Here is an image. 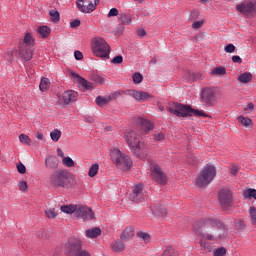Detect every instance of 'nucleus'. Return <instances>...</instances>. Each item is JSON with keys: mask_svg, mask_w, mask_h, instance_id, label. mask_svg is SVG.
Instances as JSON below:
<instances>
[{"mask_svg": "<svg viewBox=\"0 0 256 256\" xmlns=\"http://www.w3.org/2000/svg\"><path fill=\"white\" fill-rule=\"evenodd\" d=\"M170 114L176 117L185 118L193 115V109L190 106L175 103L172 107L168 108Z\"/></svg>", "mask_w": 256, "mask_h": 256, "instance_id": "nucleus-8", "label": "nucleus"}, {"mask_svg": "<svg viewBox=\"0 0 256 256\" xmlns=\"http://www.w3.org/2000/svg\"><path fill=\"white\" fill-rule=\"evenodd\" d=\"M61 163H63V165L68 168H72L75 166L74 160L70 157H63V159L61 160Z\"/></svg>", "mask_w": 256, "mask_h": 256, "instance_id": "nucleus-35", "label": "nucleus"}, {"mask_svg": "<svg viewBox=\"0 0 256 256\" xmlns=\"http://www.w3.org/2000/svg\"><path fill=\"white\" fill-rule=\"evenodd\" d=\"M135 123L140 126L141 130L145 132V134L154 129V125L149 120H145L141 117H137Z\"/></svg>", "mask_w": 256, "mask_h": 256, "instance_id": "nucleus-16", "label": "nucleus"}, {"mask_svg": "<svg viewBox=\"0 0 256 256\" xmlns=\"http://www.w3.org/2000/svg\"><path fill=\"white\" fill-rule=\"evenodd\" d=\"M107 16H108V18H112V17H116V16L119 17L118 9L117 8L110 9V11L108 12Z\"/></svg>", "mask_w": 256, "mask_h": 256, "instance_id": "nucleus-48", "label": "nucleus"}, {"mask_svg": "<svg viewBox=\"0 0 256 256\" xmlns=\"http://www.w3.org/2000/svg\"><path fill=\"white\" fill-rule=\"evenodd\" d=\"M130 200L134 203H141L144 201L143 185L138 184L134 187V190L130 194Z\"/></svg>", "mask_w": 256, "mask_h": 256, "instance_id": "nucleus-13", "label": "nucleus"}, {"mask_svg": "<svg viewBox=\"0 0 256 256\" xmlns=\"http://www.w3.org/2000/svg\"><path fill=\"white\" fill-rule=\"evenodd\" d=\"M129 95L138 102H146L152 98V96L148 92L143 91L130 90Z\"/></svg>", "mask_w": 256, "mask_h": 256, "instance_id": "nucleus-15", "label": "nucleus"}, {"mask_svg": "<svg viewBox=\"0 0 256 256\" xmlns=\"http://www.w3.org/2000/svg\"><path fill=\"white\" fill-rule=\"evenodd\" d=\"M19 53L22 59L25 61H30L32 59V49L31 46H26L25 44H19Z\"/></svg>", "mask_w": 256, "mask_h": 256, "instance_id": "nucleus-18", "label": "nucleus"}, {"mask_svg": "<svg viewBox=\"0 0 256 256\" xmlns=\"http://www.w3.org/2000/svg\"><path fill=\"white\" fill-rule=\"evenodd\" d=\"M110 159L116 167H118L121 171H129V169L133 166V160L131 158L121 152V150L117 148H112L110 150Z\"/></svg>", "mask_w": 256, "mask_h": 256, "instance_id": "nucleus-1", "label": "nucleus"}, {"mask_svg": "<svg viewBox=\"0 0 256 256\" xmlns=\"http://www.w3.org/2000/svg\"><path fill=\"white\" fill-rule=\"evenodd\" d=\"M45 165L47 169L54 170L58 168L59 160L56 156H47Z\"/></svg>", "mask_w": 256, "mask_h": 256, "instance_id": "nucleus-21", "label": "nucleus"}, {"mask_svg": "<svg viewBox=\"0 0 256 256\" xmlns=\"http://www.w3.org/2000/svg\"><path fill=\"white\" fill-rule=\"evenodd\" d=\"M123 63V57L118 55L112 59V64L114 65H121Z\"/></svg>", "mask_w": 256, "mask_h": 256, "instance_id": "nucleus-49", "label": "nucleus"}, {"mask_svg": "<svg viewBox=\"0 0 256 256\" xmlns=\"http://www.w3.org/2000/svg\"><path fill=\"white\" fill-rule=\"evenodd\" d=\"M134 237V229L132 227H127L123 234H121V240L128 241Z\"/></svg>", "mask_w": 256, "mask_h": 256, "instance_id": "nucleus-25", "label": "nucleus"}, {"mask_svg": "<svg viewBox=\"0 0 256 256\" xmlns=\"http://www.w3.org/2000/svg\"><path fill=\"white\" fill-rule=\"evenodd\" d=\"M91 49L93 55L98 58H109V53L111 52L109 45L105 41V39L98 38L93 39L91 44Z\"/></svg>", "mask_w": 256, "mask_h": 256, "instance_id": "nucleus-5", "label": "nucleus"}, {"mask_svg": "<svg viewBox=\"0 0 256 256\" xmlns=\"http://www.w3.org/2000/svg\"><path fill=\"white\" fill-rule=\"evenodd\" d=\"M19 45H25V47H32L34 45V37L30 33H26L24 41L20 42Z\"/></svg>", "mask_w": 256, "mask_h": 256, "instance_id": "nucleus-28", "label": "nucleus"}, {"mask_svg": "<svg viewBox=\"0 0 256 256\" xmlns=\"http://www.w3.org/2000/svg\"><path fill=\"white\" fill-rule=\"evenodd\" d=\"M49 15L54 23H57L60 19V14L58 11H54V10L49 11Z\"/></svg>", "mask_w": 256, "mask_h": 256, "instance_id": "nucleus-40", "label": "nucleus"}, {"mask_svg": "<svg viewBox=\"0 0 256 256\" xmlns=\"http://www.w3.org/2000/svg\"><path fill=\"white\" fill-rule=\"evenodd\" d=\"M19 141L22 145H27V146L31 145V138L26 134H20Z\"/></svg>", "mask_w": 256, "mask_h": 256, "instance_id": "nucleus-36", "label": "nucleus"}, {"mask_svg": "<svg viewBox=\"0 0 256 256\" xmlns=\"http://www.w3.org/2000/svg\"><path fill=\"white\" fill-rule=\"evenodd\" d=\"M109 101H111V97H101V96H98L96 97V104L99 106V107H103L105 105H107L109 103Z\"/></svg>", "mask_w": 256, "mask_h": 256, "instance_id": "nucleus-31", "label": "nucleus"}, {"mask_svg": "<svg viewBox=\"0 0 256 256\" xmlns=\"http://www.w3.org/2000/svg\"><path fill=\"white\" fill-rule=\"evenodd\" d=\"M85 234L88 239H95L101 235V229L99 227H94L86 230Z\"/></svg>", "mask_w": 256, "mask_h": 256, "instance_id": "nucleus-23", "label": "nucleus"}, {"mask_svg": "<svg viewBox=\"0 0 256 256\" xmlns=\"http://www.w3.org/2000/svg\"><path fill=\"white\" fill-rule=\"evenodd\" d=\"M203 21H195L194 24H192L193 29H200L203 26Z\"/></svg>", "mask_w": 256, "mask_h": 256, "instance_id": "nucleus-57", "label": "nucleus"}, {"mask_svg": "<svg viewBox=\"0 0 256 256\" xmlns=\"http://www.w3.org/2000/svg\"><path fill=\"white\" fill-rule=\"evenodd\" d=\"M18 187H19V190L22 193H26L27 192L28 186H27V182L26 181H20L19 184H18Z\"/></svg>", "mask_w": 256, "mask_h": 256, "instance_id": "nucleus-43", "label": "nucleus"}, {"mask_svg": "<svg viewBox=\"0 0 256 256\" xmlns=\"http://www.w3.org/2000/svg\"><path fill=\"white\" fill-rule=\"evenodd\" d=\"M77 218H81L83 221H91L95 219V214L92 209L87 206L80 205L75 213Z\"/></svg>", "mask_w": 256, "mask_h": 256, "instance_id": "nucleus-12", "label": "nucleus"}, {"mask_svg": "<svg viewBox=\"0 0 256 256\" xmlns=\"http://www.w3.org/2000/svg\"><path fill=\"white\" fill-rule=\"evenodd\" d=\"M153 140L156 142L163 141V140H165V134H163V133L153 134Z\"/></svg>", "mask_w": 256, "mask_h": 256, "instance_id": "nucleus-45", "label": "nucleus"}, {"mask_svg": "<svg viewBox=\"0 0 256 256\" xmlns=\"http://www.w3.org/2000/svg\"><path fill=\"white\" fill-rule=\"evenodd\" d=\"M119 21L123 25H130L131 24V17L126 13H120L118 16Z\"/></svg>", "mask_w": 256, "mask_h": 256, "instance_id": "nucleus-30", "label": "nucleus"}, {"mask_svg": "<svg viewBox=\"0 0 256 256\" xmlns=\"http://www.w3.org/2000/svg\"><path fill=\"white\" fill-rule=\"evenodd\" d=\"M45 214L50 220L56 219V217H58V213L55 208L46 209Z\"/></svg>", "mask_w": 256, "mask_h": 256, "instance_id": "nucleus-34", "label": "nucleus"}, {"mask_svg": "<svg viewBox=\"0 0 256 256\" xmlns=\"http://www.w3.org/2000/svg\"><path fill=\"white\" fill-rule=\"evenodd\" d=\"M64 253L66 256L75 255L83 251V241L79 237H71L63 244Z\"/></svg>", "mask_w": 256, "mask_h": 256, "instance_id": "nucleus-6", "label": "nucleus"}, {"mask_svg": "<svg viewBox=\"0 0 256 256\" xmlns=\"http://www.w3.org/2000/svg\"><path fill=\"white\" fill-rule=\"evenodd\" d=\"M78 92L73 90H66L63 92V95L58 97V105H61L63 107H67L68 105L74 103L75 101H78Z\"/></svg>", "mask_w": 256, "mask_h": 256, "instance_id": "nucleus-9", "label": "nucleus"}, {"mask_svg": "<svg viewBox=\"0 0 256 256\" xmlns=\"http://www.w3.org/2000/svg\"><path fill=\"white\" fill-rule=\"evenodd\" d=\"M71 256H91V254L89 253V251L84 249L83 251H80V252H78L76 254H73Z\"/></svg>", "mask_w": 256, "mask_h": 256, "instance_id": "nucleus-53", "label": "nucleus"}, {"mask_svg": "<svg viewBox=\"0 0 256 256\" xmlns=\"http://www.w3.org/2000/svg\"><path fill=\"white\" fill-rule=\"evenodd\" d=\"M227 73V70L225 67L223 66H218V67H215L211 70V74L213 76H217V77H221V76H225Z\"/></svg>", "mask_w": 256, "mask_h": 256, "instance_id": "nucleus-27", "label": "nucleus"}, {"mask_svg": "<svg viewBox=\"0 0 256 256\" xmlns=\"http://www.w3.org/2000/svg\"><path fill=\"white\" fill-rule=\"evenodd\" d=\"M215 177L216 168L212 165H206V167L202 169L200 176L196 178V186L205 188L211 184Z\"/></svg>", "mask_w": 256, "mask_h": 256, "instance_id": "nucleus-2", "label": "nucleus"}, {"mask_svg": "<svg viewBox=\"0 0 256 256\" xmlns=\"http://www.w3.org/2000/svg\"><path fill=\"white\" fill-rule=\"evenodd\" d=\"M232 60H233V63L242 64V58L239 56H233Z\"/></svg>", "mask_w": 256, "mask_h": 256, "instance_id": "nucleus-59", "label": "nucleus"}, {"mask_svg": "<svg viewBox=\"0 0 256 256\" xmlns=\"http://www.w3.org/2000/svg\"><path fill=\"white\" fill-rule=\"evenodd\" d=\"M50 82L47 78H43L41 80V83L39 84V90H41L42 92L47 91V89L49 88Z\"/></svg>", "mask_w": 256, "mask_h": 256, "instance_id": "nucleus-38", "label": "nucleus"}, {"mask_svg": "<svg viewBox=\"0 0 256 256\" xmlns=\"http://www.w3.org/2000/svg\"><path fill=\"white\" fill-rule=\"evenodd\" d=\"M79 206L80 205H77V204L63 205L60 207V211L68 215H72L73 213L76 214Z\"/></svg>", "mask_w": 256, "mask_h": 256, "instance_id": "nucleus-22", "label": "nucleus"}, {"mask_svg": "<svg viewBox=\"0 0 256 256\" xmlns=\"http://www.w3.org/2000/svg\"><path fill=\"white\" fill-rule=\"evenodd\" d=\"M138 37H144L146 35V31L144 29L137 30Z\"/></svg>", "mask_w": 256, "mask_h": 256, "instance_id": "nucleus-62", "label": "nucleus"}, {"mask_svg": "<svg viewBox=\"0 0 256 256\" xmlns=\"http://www.w3.org/2000/svg\"><path fill=\"white\" fill-rule=\"evenodd\" d=\"M62 132L60 129H54L52 132H50V138L54 142H58L59 139H61Z\"/></svg>", "mask_w": 256, "mask_h": 256, "instance_id": "nucleus-33", "label": "nucleus"}, {"mask_svg": "<svg viewBox=\"0 0 256 256\" xmlns=\"http://www.w3.org/2000/svg\"><path fill=\"white\" fill-rule=\"evenodd\" d=\"M99 172V164H93L88 171V177H96L97 173Z\"/></svg>", "mask_w": 256, "mask_h": 256, "instance_id": "nucleus-37", "label": "nucleus"}, {"mask_svg": "<svg viewBox=\"0 0 256 256\" xmlns=\"http://www.w3.org/2000/svg\"><path fill=\"white\" fill-rule=\"evenodd\" d=\"M227 250L223 247H220L214 250V256H226Z\"/></svg>", "mask_w": 256, "mask_h": 256, "instance_id": "nucleus-42", "label": "nucleus"}, {"mask_svg": "<svg viewBox=\"0 0 256 256\" xmlns=\"http://www.w3.org/2000/svg\"><path fill=\"white\" fill-rule=\"evenodd\" d=\"M36 138H37L39 141H43V133L37 132Z\"/></svg>", "mask_w": 256, "mask_h": 256, "instance_id": "nucleus-64", "label": "nucleus"}, {"mask_svg": "<svg viewBox=\"0 0 256 256\" xmlns=\"http://www.w3.org/2000/svg\"><path fill=\"white\" fill-rule=\"evenodd\" d=\"M152 212L158 217H165L167 215V209L161 205L153 206Z\"/></svg>", "mask_w": 256, "mask_h": 256, "instance_id": "nucleus-24", "label": "nucleus"}, {"mask_svg": "<svg viewBox=\"0 0 256 256\" xmlns=\"http://www.w3.org/2000/svg\"><path fill=\"white\" fill-rule=\"evenodd\" d=\"M132 80L134 81L135 84H139L143 82V75L136 72L134 75H132Z\"/></svg>", "mask_w": 256, "mask_h": 256, "instance_id": "nucleus-41", "label": "nucleus"}, {"mask_svg": "<svg viewBox=\"0 0 256 256\" xmlns=\"http://www.w3.org/2000/svg\"><path fill=\"white\" fill-rule=\"evenodd\" d=\"M37 33L41 35L42 38H47L51 34V29L48 26H39Z\"/></svg>", "mask_w": 256, "mask_h": 256, "instance_id": "nucleus-29", "label": "nucleus"}, {"mask_svg": "<svg viewBox=\"0 0 256 256\" xmlns=\"http://www.w3.org/2000/svg\"><path fill=\"white\" fill-rule=\"evenodd\" d=\"M56 153L58 154V156H59L61 159L66 158V157L64 156V153H63V151L61 150V148H58V150H56Z\"/></svg>", "mask_w": 256, "mask_h": 256, "instance_id": "nucleus-63", "label": "nucleus"}, {"mask_svg": "<svg viewBox=\"0 0 256 256\" xmlns=\"http://www.w3.org/2000/svg\"><path fill=\"white\" fill-rule=\"evenodd\" d=\"M78 10L83 13H90L95 11L97 3L91 1H78L76 2Z\"/></svg>", "mask_w": 256, "mask_h": 256, "instance_id": "nucleus-14", "label": "nucleus"}, {"mask_svg": "<svg viewBox=\"0 0 256 256\" xmlns=\"http://www.w3.org/2000/svg\"><path fill=\"white\" fill-rule=\"evenodd\" d=\"M137 237L145 241V243H149L151 239L150 234L146 232H138Z\"/></svg>", "mask_w": 256, "mask_h": 256, "instance_id": "nucleus-39", "label": "nucleus"}, {"mask_svg": "<svg viewBox=\"0 0 256 256\" xmlns=\"http://www.w3.org/2000/svg\"><path fill=\"white\" fill-rule=\"evenodd\" d=\"M151 177L154 181H156L159 185H166L167 184V176L161 170L159 165H152L151 167Z\"/></svg>", "mask_w": 256, "mask_h": 256, "instance_id": "nucleus-11", "label": "nucleus"}, {"mask_svg": "<svg viewBox=\"0 0 256 256\" xmlns=\"http://www.w3.org/2000/svg\"><path fill=\"white\" fill-rule=\"evenodd\" d=\"M219 97L218 89L215 87H206L201 91V102L207 106H212Z\"/></svg>", "mask_w": 256, "mask_h": 256, "instance_id": "nucleus-7", "label": "nucleus"}, {"mask_svg": "<svg viewBox=\"0 0 256 256\" xmlns=\"http://www.w3.org/2000/svg\"><path fill=\"white\" fill-rule=\"evenodd\" d=\"M125 249V244L122 242V240H115L112 244V250L115 253H120Z\"/></svg>", "mask_w": 256, "mask_h": 256, "instance_id": "nucleus-26", "label": "nucleus"}, {"mask_svg": "<svg viewBox=\"0 0 256 256\" xmlns=\"http://www.w3.org/2000/svg\"><path fill=\"white\" fill-rule=\"evenodd\" d=\"M245 195H246V197L256 199V190L255 189H249L245 192Z\"/></svg>", "mask_w": 256, "mask_h": 256, "instance_id": "nucleus-50", "label": "nucleus"}, {"mask_svg": "<svg viewBox=\"0 0 256 256\" xmlns=\"http://www.w3.org/2000/svg\"><path fill=\"white\" fill-rule=\"evenodd\" d=\"M196 233L202 236V238L200 240L201 248L203 250L207 251V252H211L212 251V247H211L210 243L206 241V239L212 241L213 240V236L210 235V234L202 235L201 232H199L198 230H196Z\"/></svg>", "mask_w": 256, "mask_h": 256, "instance_id": "nucleus-17", "label": "nucleus"}, {"mask_svg": "<svg viewBox=\"0 0 256 256\" xmlns=\"http://www.w3.org/2000/svg\"><path fill=\"white\" fill-rule=\"evenodd\" d=\"M250 216H251L252 224L256 225V209H255V207H250Z\"/></svg>", "mask_w": 256, "mask_h": 256, "instance_id": "nucleus-47", "label": "nucleus"}, {"mask_svg": "<svg viewBox=\"0 0 256 256\" xmlns=\"http://www.w3.org/2000/svg\"><path fill=\"white\" fill-rule=\"evenodd\" d=\"M239 171V167L238 166H232V168H230V174H232L233 177L237 176V173Z\"/></svg>", "mask_w": 256, "mask_h": 256, "instance_id": "nucleus-56", "label": "nucleus"}, {"mask_svg": "<svg viewBox=\"0 0 256 256\" xmlns=\"http://www.w3.org/2000/svg\"><path fill=\"white\" fill-rule=\"evenodd\" d=\"M17 172H19L20 174H25L26 173V167L24 164H17Z\"/></svg>", "mask_w": 256, "mask_h": 256, "instance_id": "nucleus-51", "label": "nucleus"}, {"mask_svg": "<svg viewBox=\"0 0 256 256\" xmlns=\"http://www.w3.org/2000/svg\"><path fill=\"white\" fill-rule=\"evenodd\" d=\"M124 140L126 144H128L132 153L136 155V157L141 156L143 142L140 141V138L137 133L134 131H126L124 134Z\"/></svg>", "mask_w": 256, "mask_h": 256, "instance_id": "nucleus-3", "label": "nucleus"}, {"mask_svg": "<svg viewBox=\"0 0 256 256\" xmlns=\"http://www.w3.org/2000/svg\"><path fill=\"white\" fill-rule=\"evenodd\" d=\"M224 51L227 53H233L235 51V46L233 44H228L224 47Z\"/></svg>", "mask_w": 256, "mask_h": 256, "instance_id": "nucleus-52", "label": "nucleus"}, {"mask_svg": "<svg viewBox=\"0 0 256 256\" xmlns=\"http://www.w3.org/2000/svg\"><path fill=\"white\" fill-rule=\"evenodd\" d=\"M239 120L244 127H249L251 124V120L249 118H244L243 116H240Z\"/></svg>", "mask_w": 256, "mask_h": 256, "instance_id": "nucleus-46", "label": "nucleus"}, {"mask_svg": "<svg viewBox=\"0 0 256 256\" xmlns=\"http://www.w3.org/2000/svg\"><path fill=\"white\" fill-rule=\"evenodd\" d=\"M74 56H75V59L78 60V61L83 60V58H84L83 53L80 52V51H75Z\"/></svg>", "mask_w": 256, "mask_h": 256, "instance_id": "nucleus-58", "label": "nucleus"}, {"mask_svg": "<svg viewBox=\"0 0 256 256\" xmlns=\"http://www.w3.org/2000/svg\"><path fill=\"white\" fill-rule=\"evenodd\" d=\"M192 114H194L196 117H209L203 110H193L192 109Z\"/></svg>", "mask_w": 256, "mask_h": 256, "instance_id": "nucleus-44", "label": "nucleus"}, {"mask_svg": "<svg viewBox=\"0 0 256 256\" xmlns=\"http://www.w3.org/2000/svg\"><path fill=\"white\" fill-rule=\"evenodd\" d=\"M119 96H121V92H114L111 95L107 96V98H110V101L116 100Z\"/></svg>", "mask_w": 256, "mask_h": 256, "instance_id": "nucleus-54", "label": "nucleus"}, {"mask_svg": "<svg viewBox=\"0 0 256 256\" xmlns=\"http://www.w3.org/2000/svg\"><path fill=\"white\" fill-rule=\"evenodd\" d=\"M80 25H81V21H79V20H74V21L70 22V27H71L72 29H76V28H78Z\"/></svg>", "mask_w": 256, "mask_h": 256, "instance_id": "nucleus-55", "label": "nucleus"}, {"mask_svg": "<svg viewBox=\"0 0 256 256\" xmlns=\"http://www.w3.org/2000/svg\"><path fill=\"white\" fill-rule=\"evenodd\" d=\"M255 108V105L253 103H249L245 108L244 110L245 111H251Z\"/></svg>", "mask_w": 256, "mask_h": 256, "instance_id": "nucleus-60", "label": "nucleus"}, {"mask_svg": "<svg viewBox=\"0 0 256 256\" xmlns=\"http://www.w3.org/2000/svg\"><path fill=\"white\" fill-rule=\"evenodd\" d=\"M252 78H253V75H251V74L248 73V72H245V73H242V74L239 76L238 80H239L240 83L246 84V83H249Z\"/></svg>", "mask_w": 256, "mask_h": 256, "instance_id": "nucleus-32", "label": "nucleus"}, {"mask_svg": "<svg viewBox=\"0 0 256 256\" xmlns=\"http://www.w3.org/2000/svg\"><path fill=\"white\" fill-rule=\"evenodd\" d=\"M236 10L242 15L247 17L253 16L256 14V1L255 2H242L236 5Z\"/></svg>", "mask_w": 256, "mask_h": 256, "instance_id": "nucleus-10", "label": "nucleus"}, {"mask_svg": "<svg viewBox=\"0 0 256 256\" xmlns=\"http://www.w3.org/2000/svg\"><path fill=\"white\" fill-rule=\"evenodd\" d=\"M70 173L67 170L60 169L50 175L49 182L50 185L54 187L65 188L69 185Z\"/></svg>", "mask_w": 256, "mask_h": 256, "instance_id": "nucleus-4", "label": "nucleus"}, {"mask_svg": "<svg viewBox=\"0 0 256 256\" xmlns=\"http://www.w3.org/2000/svg\"><path fill=\"white\" fill-rule=\"evenodd\" d=\"M96 82L103 85V84H105L106 80H105V78L98 76L96 79Z\"/></svg>", "mask_w": 256, "mask_h": 256, "instance_id": "nucleus-61", "label": "nucleus"}, {"mask_svg": "<svg viewBox=\"0 0 256 256\" xmlns=\"http://www.w3.org/2000/svg\"><path fill=\"white\" fill-rule=\"evenodd\" d=\"M232 201V192L229 190H222L219 192V202L223 205H230Z\"/></svg>", "mask_w": 256, "mask_h": 256, "instance_id": "nucleus-19", "label": "nucleus"}, {"mask_svg": "<svg viewBox=\"0 0 256 256\" xmlns=\"http://www.w3.org/2000/svg\"><path fill=\"white\" fill-rule=\"evenodd\" d=\"M72 76H74L77 79V82L80 83V85L83 87L84 90L90 91L94 89V84L85 80L83 77L79 76L78 74L73 73Z\"/></svg>", "mask_w": 256, "mask_h": 256, "instance_id": "nucleus-20", "label": "nucleus"}]
</instances>
